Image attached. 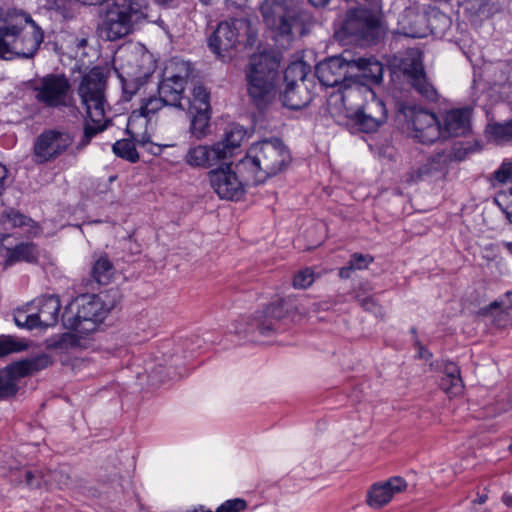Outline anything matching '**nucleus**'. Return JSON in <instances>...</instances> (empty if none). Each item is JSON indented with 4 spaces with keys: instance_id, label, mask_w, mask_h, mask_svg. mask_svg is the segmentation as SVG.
I'll return each instance as SVG.
<instances>
[{
    "instance_id": "nucleus-20",
    "label": "nucleus",
    "mask_w": 512,
    "mask_h": 512,
    "mask_svg": "<svg viewBox=\"0 0 512 512\" xmlns=\"http://www.w3.org/2000/svg\"><path fill=\"white\" fill-rule=\"evenodd\" d=\"M404 64V73L408 76L411 86L429 102H437L439 94L436 88L428 80L422 62L412 59L410 64Z\"/></svg>"
},
{
    "instance_id": "nucleus-4",
    "label": "nucleus",
    "mask_w": 512,
    "mask_h": 512,
    "mask_svg": "<svg viewBox=\"0 0 512 512\" xmlns=\"http://www.w3.org/2000/svg\"><path fill=\"white\" fill-rule=\"evenodd\" d=\"M261 14L266 25L287 43L309 34L314 24L311 13L302 8L298 0L265 3L261 6Z\"/></svg>"
},
{
    "instance_id": "nucleus-64",
    "label": "nucleus",
    "mask_w": 512,
    "mask_h": 512,
    "mask_svg": "<svg viewBox=\"0 0 512 512\" xmlns=\"http://www.w3.org/2000/svg\"><path fill=\"white\" fill-rule=\"evenodd\" d=\"M187 512H212L211 510H205L203 506H200L199 508H195L192 511Z\"/></svg>"
},
{
    "instance_id": "nucleus-15",
    "label": "nucleus",
    "mask_w": 512,
    "mask_h": 512,
    "mask_svg": "<svg viewBox=\"0 0 512 512\" xmlns=\"http://www.w3.org/2000/svg\"><path fill=\"white\" fill-rule=\"evenodd\" d=\"M403 113L418 142L432 144L442 135L441 123L434 113L416 105L405 106Z\"/></svg>"
},
{
    "instance_id": "nucleus-41",
    "label": "nucleus",
    "mask_w": 512,
    "mask_h": 512,
    "mask_svg": "<svg viewBox=\"0 0 512 512\" xmlns=\"http://www.w3.org/2000/svg\"><path fill=\"white\" fill-rule=\"evenodd\" d=\"M166 105V102L162 99L160 95L158 96H150L148 98H143L141 100L140 107L138 108L139 114L145 118H149L150 116L157 113Z\"/></svg>"
},
{
    "instance_id": "nucleus-38",
    "label": "nucleus",
    "mask_w": 512,
    "mask_h": 512,
    "mask_svg": "<svg viewBox=\"0 0 512 512\" xmlns=\"http://www.w3.org/2000/svg\"><path fill=\"white\" fill-rule=\"evenodd\" d=\"M486 132L497 142L512 140V119L505 123L489 124Z\"/></svg>"
},
{
    "instance_id": "nucleus-44",
    "label": "nucleus",
    "mask_w": 512,
    "mask_h": 512,
    "mask_svg": "<svg viewBox=\"0 0 512 512\" xmlns=\"http://www.w3.org/2000/svg\"><path fill=\"white\" fill-rule=\"evenodd\" d=\"M26 347L25 343L12 336H2L0 337V358L10 353L23 351Z\"/></svg>"
},
{
    "instance_id": "nucleus-28",
    "label": "nucleus",
    "mask_w": 512,
    "mask_h": 512,
    "mask_svg": "<svg viewBox=\"0 0 512 512\" xmlns=\"http://www.w3.org/2000/svg\"><path fill=\"white\" fill-rule=\"evenodd\" d=\"M115 274V267L106 253L94 254L91 277L100 285H107Z\"/></svg>"
},
{
    "instance_id": "nucleus-17",
    "label": "nucleus",
    "mask_w": 512,
    "mask_h": 512,
    "mask_svg": "<svg viewBox=\"0 0 512 512\" xmlns=\"http://www.w3.org/2000/svg\"><path fill=\"white\" fill-rule=\"evenodd\" d=\"M32 89L39 103L56 108L66 106L70 83L64 75L49 74L37 80Z\"/></svg>"
},
{
    "instance_id": "nucleus-24",
    "label": "nucleus",
    "mask_w": 512,
    "mask_h": 512,
    "mask_svg": "<svg viewBox=\"0 0 512 512\" xmlns=\"http://www.w3.org/2000/svg\"><path fill=\"white\" fill-rule=\"evenodd\" d=\"M471 113L468 107L452 109L446 112L441 125L442 135L463 136L471 129Z\"/></svg>"
},
{
    "instance_id": "nucleus-7",
    "label": "nucleus",
    "mask_w": 512,
    "mask_h": 512,
    "mask_svg": "<svg viewBox=\"0 0 512 512\" xmlns=\"http://www.w3.org/2000/svg\"><path fill=\"white\" fill-rule=\"evenodd\" d=\"M247 36L246 45H252L255 35L251 33L250 22L246 19H232L220 22L208 38V47L223 62H229L236 55L238 46Z\"/></svg>"
},
{
    "instance_id": "nucleus-5",
    "label": "nucleus",
    "mask_w": 512,
    "mask_h": 512,
    "mask_svg": "<svg viewBox=\"0 0 512 512\" xmlns=\"http://www.w3.org/2000/svg\"><path fill=\"white\" fill-rule=\"evenodd\" d=\"M117 291L78 296L62 315L66 329L77 332L92 331L101 323L118 302Z\"/></svg>"
},
{
    "instance_id": "nucleus-43",
    "label": "nucleus",
    "mask_w": 512,
    "mask_h": 512,
    "mask_svg": "<svg viewBox=\"0 0 512 512\" xmlns=\"http://www.w3.org/2000/svg\"><path fill=\"white\" fill-rule=\"evenodd\" d=\"M443 371L444 376L442 378L452 381V388L454 392H462L463 383L460 376L459 367L453 362H448L445 363Z\"/></svg>"
},
{
    "instance_id": "nucleus-11",
    "label": "nucleus",
    "mask_w": 512,
    "mask_h": 512,
    "mask_svg": "<svg viewBox=\"0 0 512 512\" xmlns=\"http://www.w3.org/2000/svg\"><path fill=\"white\" fill-rule=\"evenodd\" d=\"M296 308L286 299H278L269 303L252 315L247 333L271 336L282 328V321Z\"/></svg>"
},
{
    "instance_id": "nucleus-25",
    "label": "nucleus",
    "mask_w": 512,
    "mask_h": 512,
    "mask_svg": "<svg viewBox=\"0 0 512 512\" xmlns=\"http://www.w3.org/2000/svg\"><path fill=\"white\" fill-rule=\"evenodd\" d=\"M450 162L443 149L429 156L424 164L418 167L416 179L441 178L448 173Z\"/></svg>"
},
{
    "instance_id": "nucleus-13",
    "label": "nucleus",
    "mask_w": 512,
    "mask_h": 512,
    "mask_svg": "<svg viewBox=\"0 0 512 512\" xmlns=\"http://www.w3.org/2000/svg\"><path fill=\"white\" fill-rule=\"evenodd\" d=\"M351 52L345 51L318 63L315 75L319 82L326 87L348 89L352 87Z\"/></svg>"
},
{
    "instance_id": "nucleus-55",
    "label": "nucleus",
    "mask_w": 512,
    "mask_h": 512,
    "mask_svg": "<svg viewBox=\"0 0 512 512\" xmlns=\"http://www.w3.org/2000/svg\"><path fill=\"white\" fill-rule=\"evenodd\" d=\"M440 387L443 391H445L449 395L455 396V395H458L461 393V392H454V390L452 388V381L446 380L445 378H441Z\"/></svg>"
},
{
    "instance_id": "nucleus-31",
    "label": "nucleus",
    "mask_w": 512,
    "mask_h": 512,
    "mask_svg": "<svg viewBox=\"0 0 512 512\" xmlns=\"http://www.w3.org/2000/svg\"><path fill=\"white\" fill-rule=\"evenodd\" d=\"M111 123V120L106 118V115L102 117L99 121L90 120L88 117L85 120L84 123V131H83V137L78 142L76 149L82 150L84 149L91 140L98 135L99 133L105 131L109 124Z\"/></svg>"
},
{
    "instance_id": "nucleus-12",
    "label": "nucleus",
    "mask_w": 512,
    "mask_h": 512,
    "mask_svg": "<svg viewBox=\"0 0 512 512\" xmlns=\"http://www.w3.org/2000/svg\"><path fill=\"white\" fill-rule=\"evenodd\" d=\"M343 31L356 41L375 44L381 37L379 17L366 7L351 9L347 12Z\"/></svg>"
},
{
    "instance_id": "nucleus-32",
    "label": "nucleus",
    "mask_w": 512,
    "mask_h": 512,
    "mask_svg": "<svg viewBox=\"0 0 512 512\" xmlns=\"http://www.w3.org/2000/svg\"><path fill=\"white\" fill-rule=\"evenodd\" d=\"M246 136V131L238 125L231 126L225 132L224 139L216 144H222L225 152V159L232 156L233 150L238 148Z\"/></svg>"
},
{
    "instance_id": "nucleus-27",
    "label": "nucleus",
    "mask_w": 512,
    "mask_h": 512,
    "mask_svg": "<svg viewBox=\"0 0 512 512\" xmlns=\"http://www.w3.org/2000/svg\"><path fill=\"white\" fill-rule=\"evenodd\" d=\"M347 126L356 132L373 133L384 124L381 120L376 119L372 115H368L365 111L357 108L352 112H348Z\"/></svg>"
},
{
    "instance_id": "nucleus-47",
    "label": "nucleus",
    "mask_w": 512,
    "mask_h": 512,
    "mask_svg": "<svg viewBox=\"0 0 512 512\" xmlns=\"http://www.w3.org/2000/svg\"><path fill=\"white\" fill-rule=\"evenodd\" d=\"M15 324L20 328L32 330L38 328L34 313L28 314L24 309H17L14 314Z\"/></svg>"
},
{
    "instance_id": "nucleus-59",
    "label": "nucleus",
    "mask_w": 512,
    "mask_h": 512,
    "mask_svg": "<svg viewBox=\"0 0 512 512\" xmlns=\"http://www.w3.org/2000/svg\"><path fill=\"white\" fill-rule=\"evenodd\" d=\"M7 177V169L5 166L1 165L0 164V195L3 193L4 191V181Z\"/></svg>"
},
{
    "instance_id": "nucleus-58",
    "label": "nucleus",
    "mask_w": 512,
    "mask_h": 512,
    "mask_svg": "<svg viewBox=\"0 0 512 512\" xmlns=\"http://www.w3.org/2000/svg\"><path fill=\"white\" fill-rule=\"evenodd\" d=\"M145 149L153 155H159L162 152L163 147L150 141V144L145 147Z\"/></svg>"
},
{
    "instance_id": "nucleus-36",
    "label": "nucleus",
    "mask_w": 512,
    "mask_h": 512,
    "mask_svg": "<svg viewBox=\"0 0 512 512\" xmlns=\"http://www.w3.org/2000/svg\"><path fill=\"white\" fill-rule=\"evenodd\" d=\"M12 261L34 262L37 260V248L33 243H20L9 254Z\"/></svg>"
},
{
    "instance_id": "nucleus-19",
    "label": "nucleus",
    "mask_w": 512,
    "mask_h": 512,
    "mask_svg": "<svg viewBox=\"0 0 512 512\" xmlns=\"http://www.w3.org/2000/svg\"><path fill=\"white\" fill-rule=\"evenodd\" d=\"M407 488V482L400 476L389 478L383 483L374 484L367 495V503L370 507L381 508L388 504L393 496Z\"/></svg>"
},
{
    "instance_id": "nucleus-46",
    "label": "nucleus",
    "mask_w": 512,
    "mask_h": 512,
    "mask_svg": "<svg viewBox=\"0 0 512 512\" xmlns=\"http://www.w3.org/2000/svg\"><path fill=\"white\" fill-rule=\"evenodd\" d=\"M450 164L456 161H462L466 158L471 149L465 146L463 142H456L451 147L443 149Z\"/></svg>"
},
{
    "instance_id": "nucleus-45",
    "label": "nucleus",
    "mask_w": 512,
    "mask_h": 512,
    "mask_svg": "<svg viewBox=\"0 0 512 512\" xmlns=\"http://www.w3.org/2000/svg\"><path fill=\"white\" fill-rule=\"evenodd\" d=\"M315 281V273L312 268L306 267L295 273L292 285L295 289H306Z\"/></svg>"
},
{
    "instance_id": "nucleus-1",
    "label": "nucleus",
    "mask_w": 512,
    "mask_h": 512,
    "mask_svg": "<svg viewBox=\"0 0 512 512\" xmlns=\"http://www.w3.org/2000/svg\"><path fill=\"white\" fill-rule=\"evenodd\" d=\"M43 39L41 28L30 14L22 9L0 6V58H33Z\"/></svg>"
},
{
    "instance_id": "nucleus-61",
    "label": "nucleus",
    "mask_w": 512,
    "mask_h": 512,
    "mask_svg": "<svg viewBox=\"0 0 512 512\" xmlns=\"http://www.w3.org/2000/svg\"><path fill=\"white\" fill-rule=\"evenodd\" d=\"M330 0H309L314 7H323L329 3Z\"/></svg>"
},
{
    "instance_id": "nucleus-10",
    "label": "nucleus",
    "mask_w": 512,
    "mask_h": 512,
    "mask_svg": "<svg viewBox=\"0 0 512 512\" xmlns=\"http://www.w3.org/2000/svg\"><path fill=\"white\" fill-rule=\"evenodd\" d=\"M189 77V65L187 62L172 60L165 67L162 79L158 83V95L162 97L167 106L181 110L184 104V91L186 80Z\"/></svg>"
},
{
    "instance_id": "nucleus-21",
    "label": "nucleus",
    "mask_w": 512,
    "mask_h": 512,
    "mask_svg": "<svg viewBox=\"0 0 512 512\" xmlns=\"http://www.w3.org/2000/svg\"><path fill=\"white\" fill-rule=\"evenodd\" d=\"M222 144L197 145L191 147L185 155V162L195 168H210L225 160Z\"/></svg>"
},
{
    "instance_id": "nucleus-37",
    "label": "nucleus",
    "mask_w": 512,
    "mask_h": 512,
    "mask_svg": "<svg viewBox=\"0 0 512 512\" xmlns=\"http://www.w3.org/2000/svg\"><path fill=\"white\" fill-rule=\"evenodd\" d=\"M33 220L19 212L18 210H15L13 208L5 209L0 214V223L1 224H10L11 227H24L29 226Z\"/></svg>"
},
{
    "instance_id": "nucleus-33",
    "label": "nucleus",
    "mask_w": 512,
    "mask_h": 512,
    "mask_svg": "<svg viewBox=\"0 0 512 512\" xmlns=\"http://www.w3.org/2000/svg\"><path fill=\"white\" fill-rule=\"evenodd\" d=\"M211 110H194L188 112L191 115L190 131L197 139L207 135L209 130Z\"/></svg>"
},
{
    "instance_id": "nucleus-29",
    "label": "nucleus",
    "mask_w": 512,
    "mask_h": 512,
    "mask_svg": "<svg viewBox=\"0 0 512 512\" xmlns=\"http://www.w3.org/2000/svg\"><path fill=\"white\" fill-rule=\"evenodd\" d=\"M182 111L193 112L194 110H211L210 106V92L202 84H197L192 90V98L185 97Z\"/></svg>"
},
{
    "instance_id": "nucleus-39",
    "label": "nucleus",
    "mask_w": 512,
    "mask_h": 512,
    "mask_svg": "<svg viewBox=\"0 0 512 512\" xmlns=\"http://www.w3.org/2000/svg\"><path fill=\"white\" fill-rule=\"evenodd\" d=\"M79 345V339L72 333H63L48 340V348L66 352Z\"/></svg>"
},
{
    "instance_id": "nucleus-49",
    "label": "nucleus",
    "mask_w": 512,
    "mask_h": 512,
    "mask_svg": "<svg viewBox=\"0 0 512 512\" xmlns=\"http://www.w3.org/2000/svg\"><path fill=\"white\" fill-rule=\"evenodd\" d=\"M247 507V503L244 499L235 498L231 500H227L222 503L217 509L216 512H241L245 510Z\"/></svg>"
},
{
    "instance_id": "nucleus-26",
    "label": "nucleus",
    "mask_w": 512,
    "mask_h": 512,
    "mask_svg": "<svg viewBox=\"0 0 512 512\" xmlns=\"http://www.w3.org/2000/svg\"><path fill=\"white\" fill-rule=\"evenodd\" d=\"M52 363L53 360L48 354L41 353L28 359L13 362L9 365V373L17 380L18 378L33 375L49 367Z\"/></svg>"
},
{
    "instance_id": "nucleus-2",
    "label": "nucleus",
    "mask_w": 512,
    "mask_h": 512,
    "mask_svg": "<svg viewBox=\"0 0 512 512\" xmlns=\"http://www.w3.org/2000/svg\"><path fill=\"white\" fill-rule=\"evenodd\" d=\"M291 162V155L285 144L278 138L254 143L237 168L245 175V181L252 185L265 182L282 172Z\"/></svg>"
},
{
    "instance_id": "nucleus-51",
    "label": "nucleus",
    "mask_w": 512,
    "mask_h": 512,
    "mask_svg": "<svg viewBox=\"0 0 512 512\" xmlns=\"http://www.w3.org/2000/svg\"><path fill=\"white\" fill-rule=\"evenodd\" d=\"M503 308L505 310L512 309V289L507 291L500 300L493 301L489 305V309Z\"/></svg>"
},
{
    "instance_id": "nucleus-23",
    "label": "nucleus",
    "mask_w": 512,
    "mask_h": 512,
    "mask_svg": "<svg viewBox=\"0 0 512 512\" xmlns=\"http://www.w3.org/2000/svg\"><path fill=\"white\" fill-rule=\"evenodd\" d=\"M134 63L135 66L131 65V61H129L126 65H122L119 71L123 92L129 98L135 95L151 76L148 69L144 70L140 67L137 56H134Z\"/></svg>"
},
{
    "instance_id": "nucleus-57",
    "label": "nucleus",
    "mask_w": 512,
    "mask_h": 512,
    "mask_svg": "<svg viewBox=\"0 0 512 512\" xmlns=\"http://www.w3.org/2000/svg\"><path fill=\"white\" fill-rule=\"evenodd\" d=\"M203 5H211L215 0H199ZM247 0H226L229 5L241 7Z\"/></svg>"
},
{
    "instance_id": "nucleus-6",
    "label": "nucleus",
    "mask_w": 512,
    "mask_h": 512,
    "mask_svg": "<svg viewBox=\"0 0 512 512\" xmlns=\"http://www.w3.org/2000/svg\"><path fill=\"white\" fill-rule=\"evenodd\" d=\"M148 9V0H111L100 28L102 37L116 41L127 36L135 24L147 18Z\"/></svg>"
},
{
    "instance_id": "nucleus-22",
    "label": "nucleus",
    "mask_w": 512,
    "mask_h": 512,
    "mask_svg": "<svg viewBox=\"0 0 512 512\" xmlns=\"http://www.w3.org/2000/svg\"><path fill=\"white\" fill-rule=\"evenodd\" d=\"M33 307L37 309L34 316L38 328L51 327L58 322L59 312L61 309L60 299L58 296L49 295L39 297L27 305V311H30Z\"/></svg>"
},
{
    "instance_id": "nucleus-35",
    "label": "nucleus",
    "mask_w": 512,
    "mask_h": 512,
    "mask_svg": "<svg viewBox=\"0 0 512 512\" xmlns=\"http://www.w3.org/2000/svg\"><path fill=\"white\" fill-rule=\"evenodd\" d=\"M50 9L55 10L65 19H72L76 16L80 0H47Z\"/></svg>"
},
{
    "instance_id": "nucleus-16",
    "label": "nucleus",
    "mask_w": 512,
    "mask_h": 512,
    "mask_svg": "<svg viewBox=\"0 0 512 512\" xmlns=\"http://www.w3.org/2000/svg\"><path fill=\"white\" fill-rule=\"evenodd\" d=\"M242 179H239L237 173L231 169V163L223 164L208 173L211 187L215 193L224 200L238 201L245 194V186L252 184L245 181L244 173H241Z\"/></svg>"
},
{
    "instance_id": "nucleus-54",
    "label": "nucleus",
    "mask_w": 512,
    "mask_h": 512,
    "mask_svg": "<svg viewBox=\"0 0 512 512\" xmlns=\"http://www.w3.org/2000/svg\"><path fill=\"white\" fill-rule=\"evenodd\" d=\"M127 132L131 135V138L133 139L135 146L138 145L139 147L145 148L150 144V137L147 135H136L134 133H131L129 129H127Z\"/></svg>"
},
{
    "instance_id": "nucleus-9",
    "label": "nucleus",
    "mask_w": 512,
    "mask_h": 512,
    "mask_svg": "<svg viewBox=\"0 0 512 512\" xmlns=\"http://www.w3.org/2000/svg\"><path fill=\"white\" fill-rule=\"evenodd\" d=\"M306 66L302 62L290 64L284 72L285 88L280 93L282 105L290 110H301L312 101V92L306 84Z\"/></svg>"
},
{
    "instance_id": "nucleus-34",
    "label": "nucleus",
    "mask_w": 512,
    "mask_h": 512,
    "mask_svg": "<svg viewBox=\"0 0 512 512\" xmlns=\"http://www.w3.org/2000/svg\"><path fill=\"white\" fill-rule=\"evenodd\" d=\"M112 150L116 156L131 163L139 161V154L133 139H121L116 141L112 146Z\"/></svg>"
},
{
    "instance_id": "nucleus-42",
    "label": "nucleus",
    "mask_w": 512,
    "mask_h": 512,
    "mask_svg": "<svg viewBox=\"0 0 512 512\" xmlns=\"http://www.w3.org/2000/svg\"><path fill=\"white\" fill-rule=\"evenodd\" d=\"M494 201L512 224V185L498 192Z\"/></svg>"
},
{
    "instance_id": "nucleus-63",
    "label": "nucleus",
    "mask_w": 512,
    "mask_h": 512,
    "mask_svg": "<svg viewBox=\"0 0 512 512\" xmlns=\"http://www.w3.org/2000/svg\"><path fill=\"white\" fill-rule=\"evenodd\" d=\"M502 245L506 248V250L512 255V242H503Z\"/></svg>"
},
{
    "instance_id": "nucleus-52",
    "label": "nucleus",
    "mask_w": 512,
    "mask_h": 512,
    "mask_svg": "<svg viewBox=\"0 0 512 512\" xmlns=\"http://www.w3.org/2000/svg\"><path fill=\"white\" fill-rule=\"evenodd\" d=\"M357 300L361 307H363L366 311L373 312L377 314L380 312L381 307L376 303L373 297L367 296L361 298L360 296H357Z\"/></svg>"
},
{
    "instance_id": "nucleus-14",
    "label": "nucleus",
    "mask_w": 512,
    "mask_h": 512,
    "mask_svg": "<svg viewBox=\"0 0 512 512\" xmlns=\"http://www.w3.org/2000/svg\"><path fill=\"white\" fill-rule=\"evenodd\" d=\"M73 143V137L65 131L48 129L40 133L33 144V160L42 165L53 162L63 155Z\"/></svg>"
},
{
    "instance_id": "nucleus-53",
    "label": "nucleus",
    "mask_w": 512,
    "mask_h": 512,
    "mask_svg": "<svg viewBox=\"0 0 512 512\" xmlns=\"http://www.w3.org/2000/svg\"><path fill=\"white\" fill-rule=\"evenodd\" d=\"M25 482L30 488H38L41 485V476L38 472H33L31 470H26L25 474Z\"/></svg>"
},
{
    "instance_id": "nucleus-40",
    "label": "nucleus",
    "mask_w": 512,
    "mask_h": 512,
    "mask_svg": "<svg viewBox=\"0 0 512 512\" xmlns=\"http://www.w3.org/2000/svg\"><path fill=\"white\" fill-rule=\"evenodd\" d=\"M18 391V386L14 376L9 373V366L0 372V400L14 396Z\"/></svg>"
},
{
    "instance_id": "nucleus-62",
    "label": "nucleus",
    "mask_w": 512,
    "mask_h": 512,
    "mask_svg": "<svg viewBox=\"0 0 512 512\" xmlns=\"http://www.w3.org/2000/svg\"><path fill=\"white\" fill-rule=\"evenodd\" d=\"M502 500L506 506L512 507V494H504Z\"/></svg>"
},
{
    "instance_id": "nucleus-56",
    "label": "nucleus",
    "mask_w": 512,
    "mask_h": 512,
    "mask_svg": "<svg viewBox=\"0 0 512 512\" xmlns=\"http://www.w3.org/2000/svg\"><path fill=\"white\" fill-rule=\"evenodd\" d=\"M356 271L353 266L348 262V264L339 270V277L341 279H349L352 273Z\"/></svg>"
},
{
    "instance_id": "nucleus-50",
    "label": "nucleus",
    "mask_w": 512,
    "mask_h": 512,
    "mask_svg": "<svg viewBox=\"0 0 512 512\" xmlns=\"http://www.w3.org/2000/svg\"><path fill=\"white\" fill-rule=\"evenodd\" d=\"M374 261V258L368 254L353 253L350 257L349 263L355 270L367 269L369 264Z\"/></svg>"
},
{
    "instance_id": "nucleus-18",
    "label": "nucleus",
    "mask_w": 512,
    "mask_h": 512,
    "mask_svg": "<svg viewBox=\"0 0 512 512\" xmlns=\"http://www.w3.org/2000/svg\"><path fill=\"white\" fill-rule=\"evenodd\" d=\"M352 84H358L362 80L379 85L383 80L384 65L373 56L355 58L351 54Z\"/></svg>"
},
{
    "instance_id": "nucleus-60",
    "label": "nucleus",
    "mask_w": 512,
    "mask_h": 512,
    "mask_svg": "<svg viewBox=\"0 0 512 512\" xmlns=\"http://www.w3.org/2000/svg\"><path fill=\"white\" fill-rule=\"evenodd\" d=\"M335 303L332 301H322L317 304H314L315 310H329Z\"/></svg>"
},
{
    "instance_id": "nucleus-8",
    "label": "nucleus",
    "mask_w": 512,
    "mask_h": 512,
    "mask_svg": "<svg viewBox=\"0 0 512 512\" xmlns=\"http://www.w3.org/2000/svg\"><path fill=\"white\" fill-rule=\"evenodd\" d=\"M106 88L107 75L101 67H93L87 74L82 76L77 88V94L90 120L99 121L105 116L106 109L109 107L106 98Z\"/></svg>"
},
{
    "instance_id": "nucleus-3",
    "label": "nucleus",
    "mask_w": 512,
    "mask_h": 512,
    "mask_svg": "<svg viewBox=\"0 0 512 512\" xmlns=\"http://www.w3.org/2000/svg\"><path fill=\"white\" fill-rule=\"evenodd\" d=\"M280 61L272 53L253 54L244 69L246 91L250 102L265 110L275 99Z\"/></svg>"
},
{
    "instance_id": "nucleus-30",
    "label": "nucleus",
    "mask_w": 512,
    "mask_h": 512,
    "mask_svg": "<svg viewBox=\"0 0 512 512\" xmlns=\"http://www.w3.org/2000/svg\"><path fill=\"white\" fill-rule=\"evenodd\" d=\"M363 89L365 92L369 95V99H366V101L360 105L358 108L362 111H365L368 115H372L378 120H381L382 122L387 121L388 113L385 106V103L380 98L376 97V94L374 91H372L370 88L366 87V85L363 86Z\"/></svg>"
},
{
    "instance_id": "nucleus-48",
    "label": "nucleus",
    "mask_w": 512,
    "mask_h": 512,
    "mask_svg": "<svg viewBox=\"0 0 512 512\" xmlns=\"http://www.w3.org/2000/svg\"><path fill=\"white\" fill-rule=\"evenodd\" d=\"M495 182L512 185V161H504L493 174Z\"/></svg>"
}]
</instances>
